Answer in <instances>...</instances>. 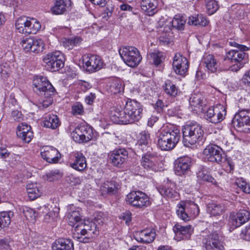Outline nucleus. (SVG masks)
<instances>
[{
  "mask_svg": "<svg viewBox=\"0 0 250 250\" xmlns=\"http://www.w3.org/2000/svg\"><path fill=\"white\" fill-rule=\"evenodd\" d=\"M22 213L29 221L34 222L35 221L37 213L33 209L28 207H24L22 208Z\"/></svg>",
  "mask_w": 250,
  "mask_h": 250,
  "instance_id": "c03bdc74",
  "label": "nucleus"
},
{
  "mask_svg": "<svg viewBox=\"0 0 250 250\" xmlns=\"http://www.w3.org/2000/svg\"><path fill=\"white\" fill-rule=\"evenodd\" d=\"M191 159L188 157L179 158L175 164V172L179 176L188 174L190 171Z\"/></svg>",
  "mask_w": 250,
  "mask_h": 250,
  "instance_id": "a211bd4d",
  "label": "nucleus"
},
{
  "mask_svg": "<svg viewBox=\"0 0 250 250\" xmlns=\"http://www.w3.org/2000/svg\"><path fill=\"white\" fill-rule=\"evenodd\" d=\"M238 187L246 193H250V184L246 181H241L237 182Z\"/></svg>",
  "mask_w": 250,
  "mask_h": 250,
  "instance_id": "13d9d810",
  "label": "nucleus"
},
{
  "mask_svg": "<svg viewBox=\"0 0 250 250\" xmlns=\"http://www.w3.org/2000/svg\"><path fill=\"white\" fill-rule=\"evenodd\" d=\"M175 234V239L180 241L183 239H188L193 232V228L191 225L182 226L178 223L173 227Z\"/></svg>",
  "mask_w": 250,
  "mask_h": 250,
  "instance_id": "6ab92c4d",
  "label": "nucleus"
},
{
  "mask_svg": "<svg viewBox=\"0 0 250 250\" xmlns=\"http://www.w3.org/2000/svg\"><path fill=\"white\" fill-rule=\"evenodd\" d=\"M226 108L221 104L209 107L205 113V118L213 124H217L222 121L226 115Z\"/></svg>",
  "mask_w": 250,
  "mask_h": 250,
  "instance_id": "9b49d317",
  "label": "nucleus"
},
{
  "mask_svg": "<svg viewBox=\"0 0 250 250\" xmlns=\"http://www.w3.org/2000/svg\"><path fill=\"white\" fill-rule=\"evenodd\" d=\"M163 59V53L158 51H154L149 54L150 62L153 63L156 66L159 65L162 62Z\"/></svg>",
  "mask_w": 250,
  "mask_h": 250,
  "instance_id": "a18cd8bd",
  "label": "nucleus"
},
{
  "mask_svg": "<svg viewBox=\"0 0 250 250\" xmlns=\"http://www.w3.org/2000/svg\"><path fill=\"white\" fill-rule=\"evenodd\" d=\"M150 141V134L146 130L141 131L138 137L136 146L143 151L147 150L148 145Z\"/></svg>",
  "mask_w": 250,
  "mask_h": 250,
  "instance_id": "a878e982",
  "label": "nucleus"
},
{
  "mask_svg": "<svg viewBox=\"0 0 250 250\" xmlns=\"http://www.w3.org/2000/svg\"><path fill=\"white\" fill-rule=\"evenodd\" d=\"M85 227H88L89 234H90V236L92 234H97L99 231V226H98L96 223H94L93 221L87 222L84 224Z\"/></svg>",
  "mask_w": 250,
  "mask_h": 250,
  "instance_id": "6e6d98bb",
  "label": "nucleus"
},
{
  "mask_svg": "<svg viewBox=\"0 0 250 250\" xmlns=\"http://www.w3.org/2000/svg\"><path fill=\"white\" fill-rule=\"evenodd\" d=\"M0 250H11V247L7 240H0Z\"/></svg>",
  "mask_w": 250,
  "mask_h": 250,
  "instance_id": "69168bd1",
  "label": "nucleus"
},
{
  "mask_svg": "<svg viewBox=\"0 0 250 250\" xmlns=\"http://www.w3.org/2000/svg\"><path fill=\"white\" fill-rule=\"evenodd\" d=\"M82 39L79 37L64 38L62 41V44L66 49L70 50L79 45Z\"/></svg>",
  "mask_w": 250,
  "mask_h": 250,
  "instance_id": "a19ab883",
  "label": "nucleus"
},
{
  "mask_svg": "<svg viewBox=\"0 0 250 250\" xmlns=\"http://www.w3.org/2000/svg\"><path fill=\"white\" fill-rule=\"evenodd\" d=\"M226 171L229 173H232L234 168V164L232 161L227 160L226 163Z\"/></svg>",
  "mask_w": 250,
  "mask_h": 250,
  "instance_id": "338daca9",
  "label": "nucleus"
},
{
  "mask_svg": "<svg viewBox=\"0 0 250 250\" xmlns=\"http://www.w3.org/2000/svg\"><path fill=\"white\" fill-rule=\"evenodd\" d=\"M182 134L183 143L187 147L203 143L205 140L202 127L197 123H191L183 126Z\"/></svg>",
  "mask_w": 250,
  "mask_h": 250,
  "instance_id": "7ed1b4c3",
  "label": "nucleus"
},
{
  "mask_svg": "<svg viewBox=\"0 0 250 250\" xmlns=\"http://www.w3.org/2000/svg\"><path fill=\"white\" fill-rule=\"evenodd\" d=\"M250 219V213L246 209L240 210L235 214L231 215L229 223L233 229L238 228Z\"/></svg>",
  "mask_w": 250,
  "mask_h": 250,
  "instance_id": "412c9836",
  "label": "nucleus"
},
{
  "mask_svg": "<svg viewBox=\"0 0 250 250\" xmlns=\"http://www.w3.org/2000/svg\"><path fill=\"white\" fill-rule=\"evenodd\" d=\"M242 234L244 236V239L250 241V224L242 230Z\"/></svg>",
  "mask_w": 250,
  "mask_h": 250,
  "instance_id": "e2e57ef3",
  "label": "nucleus"
},
{
  "mask_svg": "<svg viewBox=\"0 0 250 250\" xmlns=\"http://www.w3.org/2000/svg\"><path fill=\"white\" fill-rule=\"evenodd\" d=\"M203 62L206 68L211 72H215L218 67V64L215 57L212 54H208L204 56Z\"/></svg>",
  "mask_w": 250,
  "mask_h": 250,
  "instance_id": "7c9ffc66",
  "label": "nucleus"
},
{
  "mask_svg": "<svg viewBox=\"0 0 250 250\" xmlns=\"http://www.w3.org/2000/svg\"><path fill=\"white\" fill-rule=\"evenodd\" d=\"M119 185L114 181H107L104 183V188L107 190V192L110 194H114L116 192Z\"/></svg>",
  "mask_w": 250,
  "mask_h": 250,
  "instance_id": "49530a36",
  "label": "nucleus"
},
{
  "mask_svg": "<svg viewBox=\"0 0 250 250\" xmlns=\"http://www.w3.org/2000/svg\"><path fill=\"white\" fill-rule=\"evenodd\" d=\"M70 166L74 169L81 171L86 167L85 158L82 153H77L75 154V159L70 163Z\"/></svg>",
  "mask_w": 250,
  "mask_h": 250,
  "instance_id": "cd10ccee",
  "label": "nucleus"
},
{
  "mask_svg": "<svg viewBox=\"0 0 250 250\" xmlns=\"http://www.w3.org/2000/svg\"><path fill=\"white\" fill-rule=\"evenodd\" d=\"M45 67L51 71H56L64 66V57L59 51L48 53L43 58Z\"/></svg>",
  "mask_w": 250,
  "mask_h": 250,
  "instance_id": "423d86ee",
  "label": "nucleus"
},
{
  "mask_svg": "<svg viewBox=\"0 0 250 250\" xmlns=\"http://www.w3.org/2000/svg\"><path fill=\"white\" fill-rule=\"evenodd\" d=\"M34 44L32 46L31 52L35 53H39L42 52L44 49V44L41 39H34Z\"/></svg>",
  "mask_w": 250,
  "mask_h": 250,
  "instance_id": "09e8293b",
  "label": "nucleus"
},
{
  "mask_svg": "<svg viewBox=\"0 0 250 250\" xmlns=\"http://www.w3.org/2000/svg\"><path fill=\"white\" fill-rule=\"evenodd\" d=\"M158 191L164 197L168 198H175L177 196V192L172 188L167 186H160L158 188Z\"/></svg>",
  "mask_w": 250,
  "mask_h": 250,
  "instance_id": "ea45409f",
  "label": "nucleus"
},
{
  "mask_svg": "<svg viewBox=\"0 0 250 250\" xmlns=\"http://www.w3.org/2000/svg\"><path fill=\"white\" fill-rule=\"evenodd\" d=\"M164 107V104L162 100H158L155 104L154 108L158 113H161L163 111Z\"/></svg>",
  "mask_w": 250,
  "mask_h": 250,
  "instance_id": "0e129e2a",
  "label": "nucleus"
},
{
  "mask_svg": "<svg viewBox=\"0 0 250 250\" xmlns=\"http://www.w3.org/2000/svg\"><path fill=\"white\" fill-rule=\"evenodd\" d=\"M242 50H231L227 52L224 61L233 63L231 70L237 72L243 66L247 60L248 54Z\"/></svg>",
  "mask_w": 250,
  "mask_h": 250,
  "instance_id": "0eeeda50",
  "label": "nucleus"
},
{
  "mask_svg": "<svg viewBox=\"0 0 250 250\" xmlns=\"http://www.w3.org/2000/svg\"><path fill=\"white\" fill-rule=\"evenodd\" d=\"M110 163L115 167H120L128 158V151L124 148H116L108 154Z\"/></svg>",
  "mask_w": 250,
  "mask_h": 250,
  "instance_id": "2eb2a0df",
  "label": "nucleus"
},
{
  "mask_svg": "<svg viewBox=\"0 0 250 250\" xmlns=\"http://www.w3.org/2000/svg\"><path fill=\"white\" fill-rule=\"evenodd\" d=\"M123 89V86L121 82L118 80H116L111 83L109 86V91L113 94L119 93Z\"/></svg>",
  "mask_w": 250,
  "mask_h": 250,
  "instance_id": "de8ad7c7",
  "label": "nucleus"
},
{
  "mask_svg": "<svg viewBox=\"0 0 250 250\" xmlns=\"http://www.w3.org/2000/svg\"><path fill=\"white\" fill-rule=\"evenodd\" d=\"M70 0H56L55 4L51 9L52 12L55 15L63 14L66 10L67 2Z\"/></svg>",
  "mask_w": 250,
  "mask_h": 250,
  "instance_id": "c9c22d12",
  "label": "nucleus"
},
{
  "mask_svg": "<svg viewBox=\"0 0 250 250\" xmlns=\"http://www.w3.org/2000/svg\"><path fill=\"white\" fill-rule=\"evenodd\" d=\"M224 209V207L223 205L216 203H212L208 205L207 211L211 216H217L222 214Z\"/></svg>",
  "mask_w": 250,
  "mask_h": 250,
  "instance_id": "4c0bfd02",
  "label": "nucleus"
},
{
  "mask_svg": "<svg viewBox=\"0 0 250 250\" xmlns=\"http://www.w3.org/2000/svg\"><path fill=\"white\" fill-rule=\"evenodd\" d=\"M196 176L197 181L200 184L206 182L210 183L213 185H217V182L214 178L209 175L208 171L203 168L200 169L197 172Z\"/></svg>",
  "mask_w": 250,
  "mask_h": 250,
  "instance_id": "c85d7f7f",
  "label": "nucleus"
},
{
  "mask_svg": "<svg viewBox=\"0 0 250 250\" xmlns=\"http://www.w3.org/2000/svg\"><path fill=\"white\" fill-rule=\"evenodd\" d=\"M44 96L45 98H46V100H42V102L39 103L38 107L41 109H44V108H47L50 105L52 104L53 102V98L52 97V95H43Z\"/></svg>",
  "mask_w": 250,
  "mask_h": 250,
  "instance_id": "5fc2aeb1",
  "label": "nucleus"
},
{
  "mask_svg": "<svg viewBox=\"0 0 250 250\" xmlns=\"http://www.w3.org/2000/svg\"><path fill=\"white\" fill-rule=\"evenodd\" d=\"M27 34H35L41 28V24L39 21L34 19L29 18Z\"/></svg>",
  "mask_w": 250,
  "mask_h": 250,
  "instance_id": "79ce46f5",
  "label": "nucleus"
},
{
  "mask_svg": "<svg viewBox=\"0 0 250 250\" xmlns=\"http://www.w3.org/2000/svg\"><path fill=\"white\" fill-rule=\"evenodd\" d=\"M44 127L55 129L61 125V122L57 115L50 114L45 115L43 121Z\"/></svg>",
  "mask_w": 250,
  "mask_h": 250,
  "instance_id": "bb28decb",
  "label": "nucleus"
},
{
  "mask_svg": "<svg viewBox=\"0 0 250 250\" xmlns=\"http://www.w3.org/2000/svg\"><path fill=\"white\" fill-rule=\"evenodd\" d=\"M33 90L38 94L53 95L55 88L46 77L37 76L33 80Z\"/></svg>",
  "mask_w": 250,
  "mask_h": 250,
  "instance_id": "9d476101",
  "label": "nucleus"
},
{
  "mask_svg": "<svg viewBox=\"0 0 250 250\" xmlns=\"http://www.w3.org/2000/svg\"><path fill=\"white\" fill-rule=\"evenodd\" d=\"M177 215L185 221L196 217L200 212L198 206L190 200L181 201L177 204Z\"/></svg>",
  "mask_w": 250,
  "mask_h": 250,
  "instance_id": "20e7f679",
  "label": "nucleus"
},
{
  "mask_svg": "<svg viewBox=\"0 0 250 250\" xmlns=\"http://www.w3.org/2000/svg\"><path fill=\"white\" fill-rule=\"evenodd\" d=\"M141 166L147 170L156 171L158 169L156 157L154 154L146 153L144 154L141 160Z\"/></svg>",
  "mask_w": 250,
  "mask_h": 250,
  "instance_id": "5701e85b",
  "label": "nucleus"
},
{
  "mask_svg": "<svg viewBox=\"0 0 250 250\" xmlns=\"http://www.w3.org/2000/svg\"><path fill=\"white\" fill-rule=\"evenodd\" d=\"M52 250H74L73 241L69 238H59L52 244Z\"/></svg>",
  "mask_w": 250,
  "mask_h": 250,
  "instance_id": "b1692460",
  "label": "nucleus"
},
{
  "mask_svg": "<svg viewBox=\"0 0 250 250\" xmlns=\"http://www.w3.org/2000/svg\"><path fill=\"white\" fill-rule=\"evenodd\" d=\"M26 191L28 198L31 200L37 199L41 195V189L37 183H30L26 186Z\"/></svg>",
  "mask_w": 250,
  "mask_h": 250,
  "instance_id": "2f4dec72",
  "label": "nucleus"
},
{
  "mask_svg": "<svg viewBox=\"0 0 250 250\" xmlns=\"http://www.w3.org/2000/svg\"><path fill=\"white\" fill-rule=\"evenodd\" d=\"M204 100V98L202 94L194 93L190 97L189 102L190 106L194 108L193 110L196 111L202 109V107L205 104Z\"/></svg>",
  "mask_w": 250,
  "mask_h": 250,
  "instance_id": "c756f323",
  "label": "nucleus"
},
{
  "mask_svg": "<svg viewBox=\"0 0 250 250\" xmlns=\"http://www.w3.org/2000/svg\"><path fill=\"white\" fill-rule=\"evenodd\" d=\"M157 5L156 0H142L140 3L142 10L148 16H153L157 12Z\"/></svg>",
  "mask_w": 250,
  "mask_h": 250,
  "instance_id": "393cba45",
  "label": "nucleus"
},
{
  "mask_svg": "<svg viewBox=\"0 0 250 250\" xmlns=\"http://www.w3.org/2000/svg\"><path fill=\"white\" fill-rule=\"evenodd\" d=\"M172 65L175 72L181 76H185L187 74L189 66L187 59L180 53L175 55Z\"/></svg>",
  "mask_w": 250,
  "mask_h": 250,
  "instance_id": "dca6fc26",
  "label": "nucleus"
},
{
  "mask_svg": "<svg viewBox=\"0 0 250 250\" xmlns=\"http://www.w3.org/2000/svg\"><path fill=\"white\" fill-rule=\"evenodd\" d=\"M163 87L165 93L172 97H175L180 93L178 87L169 80L165 82Z\"/></svg>",
  "mask_w": 250,
  "mask_h": 250,
  "instance_id": "f704fd0d",
  "label": "nucleus"
},
{
  "mask_svg": "<svg viewBox=\"0 0 250 250\" xmlns=\"http://www.w3.org/2000/svg\"><path fill=\"white\" fill-rule=\"evenodd\" d=\"M13 119L17 122H20L23 120L21 113L18 110L13 111L11 114Z\"/></svg>",
  "mask_w": 250,
  "mask_h": 250,
  "instance_id": "680f3d73",
  "label": "nucleus"
},
{
  "mask_svg": "<svg viewBox=\"0 0 250 250\" xmlns=\"http://www.w3.org/2000/svg\"><path fill=\"white\" fill-rule=\"evenodd\" d=\"M186 19L180 15H175L171 21L172 26L173 28L178 30H183L186 23Z\"/></svg>",
  "mask_w": 250,
  "mask_h": 250,
  "instance_id": "37998d69",
  "label": "nucleus"
},
{
  "mask_svg": "<svg viewBox=\"0 0 250 250\" xmlns=\"http://www.w3.org/2000/svg\"><path fill=\"white\" fill-rule=\"evenodd\" d=\"M41 155L46 162L52 164L57 163L61 157L58 149L51 146H43L41 150Z\"/></svg>",
  "mask_w": 250,
  "mask_h": 250,
  "instance_id": "f3484780",
  "label": "nucleus"
},
{
  "mask_svg": "<svg viewBox=\"0 0 250 250\" xmlns=\"http://www.w3.org/2000/svg\"><path fill=\"white\" fill-rule=\"evenodd\" d=\"M17 135L25 143H29L33 137L31 126L25 123H22L17 127Z\"/></svg>",
  "mask_w": 250,
  "mask_h": 250,
  "instance_id": "4be33fe9",
  "label": "nucleus"
},
{
  "mask_svg": "<svg viewBox=\"0 0 250 250\" xmlns=\"http://www.w3.org/2000/svg\"><path fill=\"white\" fill-rule=\"evenodd\" d=\"M119 52L124 62L131 67H136L141 62L142 56L139 51L135 47L123 46Z\"/></svg>",
  "mask_w": 250,
  "mask_h": 250,
  "instance_id": "39448f33",
  "label": "nucleus"
},
{
  "mask_svg": "<svg viewBox=\"0 0 250 250\" xmlns=\"http://www.w3.org/2000/svg\"><path fill=\"white\" fill-rule=\"evenodd\" d=\"M29 18L26 17H20L18 19L15 23L17 30L19 33L27 34Z\"/></svg>",
  "mask_w": 250,
  "mask_h": 250,
  "instance_id": "58836bf2",
  "label": "nucleus"
},
{
  "mask_svg": "<svg viewBox=\"0 0 250 250\" xmlns=\"http://www.w3.org/2000/svg\"><path fill=\"white\" fill-rule=\"evenodd\" d=\"M120 218L125 221V223L128 225L131 220V213L129 211H126L121 215Z\"/></svg>",
  "mask_w": 250,
  "mask_h": 250,
  "instance_id": "052dcab7",
  "label": "nucleus"
},
{
  "mask_svg": "<svg viewBox=\"0 0 250 250\" xmlns=\"http://www.w3.org/2000/svg\"><path fill=\"white\" fill-rule=\"evenodd\" d=\"M202 243L205 250H225L218 233L215 231L204 236Z\"/></svg>",
  "mask_w": 250,
  "mask_h": 250,
  "instance_id": "f8f14e48",
  "label": "nucleus"
},
{
  "mask_svg": "<svg viewBox=\"0 0 250 250\" xmlns=\"http://www.w3.org/2000/svg\"><path fill=\"white\" fill-rule=\"evenodd\" d=\"M82 126L84 130L83 131V139L85 142L96 138L97 133L94 130L93 127L85 124H83Z\"/></svg>",
  "mask_w": 250,
  "mask_h": 250,
  "instance_id": "e433bc0d",
  "label": "nucleus"
},
{
  "mask_svg": "<svg viewBox=\"0 0 250 250\" xmlns=\"http://www.w3.org/2000/svg\"><path fill=\"white\" fill-rule=\"evenodd\" d=\"M71 136L73 140L76 143H81L85 142L83 139V136L81 135L76 133V132H72L71 133Z\"/></svg>",
  "mask_w": 250,
  "mask_h": 250,
  "instance_id": "bf43d9fd",
  "label": "nucleus"
},
{
  "mask_svg": "<svg viewBox=\"0 0 250 250\" xmlns=\"http://www.w3.org/2000/svg\"><path fill=\"white\" fill-rule=\"evenodd\" d=\"M222 148L215 145H209L203 151L205 159L211 162L220 163L223 159Z\"/></svg>",
  "mask_w": 250,
  "mask_h": 250,
  "instance_id": "4468645a",
  "label": "nucleus"
},
{
  "mask_svg": "<svg viewBox=\"0 0 250 250\" xmlns=\"http://www.w3.org/2000/svg\"><path fill=\"white\" fill-rule=\"evenodd\" d=\"M14 216L12 211L0 212V230L7 228L10 224L11 218Z\"/></svg>",
  "mask_w": 250,
  "mask_h": 250,
  "instance_id": "473e14b6",
  "label": "nucleus"
},
{
  "mask_svg": "<svg viewBox=\"0 0 250 250\" xmlns=\"http://www.w3.org/2000/svg\"><path fill=\"white\" fill-rule=\"evenodd\" d=\"M10 68L6 62L0 63V77L2 79H7L10 73Z\"/></svg>",
  "mask_w": 250,
  "mask_h": 250,
  "instance_id": "864d4df0",
  "label": "nucleus"
},
{
  "mask_svg": "<svg viewBox=\"0 0 250 250\" xmlns=\"http://www.w3.org/2000/svg\"><path fill=\"white\" fill-rule=\"evenodd\" d=\"M126 202L131 206L138 208H144L150 205L148 196L141 191H133L126 197Z\"/></svg>",
  "mask_w": 250,
  "mask_h": 250,
  "instance_id": "1a4fd4ad",
  "label": "nucleus"
},
{
  "mask_svg": "<svg viewBox=\"0 0 250 250\" xmlns=\"http://www.w3.org/2000/svg\"><path fill=\"white\" fill-rule=\"evenodd\" d=\"M205 3L207 11L209 15L214 13L219 8L217 2L214 0H207Z\"/></svg>",
  "mask_w": 250,
  "mask_h": 250,
  "instance_id": "8fccbe9b",
  "label": "nucleus"
},
{
  "mask_svg": "<svg viewBox=\"0 0 250 250\" xmlns=\"http://www.w3.org/2000/svg\"><path fill=\"white\" fill-rule=\"evenodd\" d=\"M232 124L239 131L246 133L250 132V110H240L233 117Z\"/></svg>",
  "mask_w": 250,
  "mask_h": 250,
  "instance_id": "6e6552de",
  "label": "nucleus"
},
{
  "mask_svg": "<svg viewBox=\"0 0 250 250\" xmlns=\"http://www.w3.org/2000/svg\"><path fill=\"white\" fill-rule=\"evenodd\" d=\"M180 138V131L177 126L167 125L157 136V146L162 150L170 151L175 147Z\"/></svg>",
  "mask_w": 250,
  "mask_h": 250,
  "instance_id": "f03ea898",
  "label": "nucleus"
},
{
  "mask_svg": "<svg viewBox=\"0 0 250 250\" xmlns=\"http://www.w3.org/2000/svg\"><path fill=\"white\" fill-rule=\"evenodd\" d=\"M83 111V106L80 103H76L72 107V112L74 115H82Z\"/></svg>",
  "mask_w": 250,
  "mask_h": 250,
  "instance_id": "4d7b16f0",
  "label": "nucleus"
},
{
  "mask_svg": "<svg viewBox=\"0 0 250 250\" xmlns=\"http://www.w3.org/2000/svg\"><path fill=\"white\" fill-rule=\"evenodd\" d=\"M69 223L71 226H74L75 224L81 220L80 213L78 211H73L69 212L68 215Z\"/></svg>",
  "mask_w": 250,
  "mask_h": 250,
  "instance_id": "3c124183",
  "label": "nucleus"
},
{
  "mask_svg": "<svg viewBox=\"0 0 250 250\" xmlns=\"http://www.w3.org/2000/svg\"><path fill=\"white\" fill-rule=\"evenodd\" d=\"M143 106L135 100L128 99L124 109L115 107L111 110L110 118L118 124H132L142 118Z\"/></svg>",
  "mask_w": 250,
  "mask_h": 250,
  "instance_id": "f257e3e1",
  "label": "nucleus"
},
{
  "mask_svg": "<svg viewBox=\"0 0 250 250\" xmlns=\"http://www.w3.org/2000/svg\"><path fill=\"white\" fill-rule=\"evenodd\" d=\"M83 62L87 71L93 73L100 70L103 65V62L99 56L87 54L83 57Z\"/></svg>",
  "mask_w": 250,
  "mask_h": 250,
  "instance_id": "ddd939ff",
  "label": "nucleus"
},
{
  "mask_svg": "<svg viewBox=\"0 0 250 250\" xmlns=\"http://www.w3.org/2000/svg\"><path fill=\"white\" fill-rule=\"evenodd\" d=\"M156 237V232L154 229H146L136 231L134 234V239L138 242L150 243L152 242Z\"/></svg>",
  "mask_w": 250,
  "mask_h": 250,
  "instance_id": "aec40b11",
  "label": "nucleus"
},
{
  "mask_svg": "<svg viewBox=\"0 0 250 250\" xmlns=\"http://www.w3.org/2000/svg\"><path fill=\"white\" fill-rule=\"evenodd\" d=\"M242 80L244 83H247L248 86H250V70L245 73Z\"/></svg>",
  "mask_w": 250,
  "mask_h": 250,
  "instance_id": "774afa93",
  "label": "nucleus"
},
{
  "mask_svg": "<svg viewBox=\"0 0 250 250\" xmlns=\"http://www.w3.org/2000/svg\"><path fill=\"white\" fill-rule=\"evenodd\" d=\"M188 23L194 26L201 25L205 26L208 23V21L202 15H197L188 17Z\"/></svg>",
  "mask_w": 250,
  "mask_h": 250,
  "instance_id": "72a5a7b5",
  "label": "nucleus"
},
{
  "mask_svg": "<svg viewBox=\"0 0 250 250\" xmlns=\"http://www.w3.org/2000/svg\"><path fill=\"white\" fill-rule=\"evenodd\" d=\"M34 38H25L21 41V44L23 49L25 52L31 51L32 46L34 44Z\"/></svg>",
  "mask_w": 250,
  "mask_h": 250,
  "instance_id": "603ef678",
  "label": "nucleus"
}]
</instances>
